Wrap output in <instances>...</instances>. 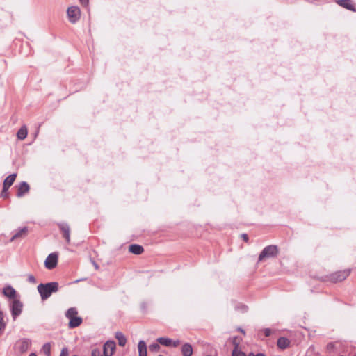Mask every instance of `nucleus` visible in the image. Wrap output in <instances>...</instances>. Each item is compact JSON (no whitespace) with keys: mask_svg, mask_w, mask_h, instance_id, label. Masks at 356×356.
I'll list each match as a JSON object with an SVG mask.
<instances>
[{"mask_svg":"<svg viewBox=\"0 0 356 356\" xmlns=\"http://www.w3.org/2000/svg\"><path fill=\"white\" fill-rule=\"evenodd\" d=\"M37 289L41 296L42 300H46L53 293H56L58 291V283L52 282L46 284H40Z\"/></svg>","mask_w":356,"mask_h":356,"instance_id":"obj_1","label":"nucleus"},{"mask_svg":"<svg viewBox=\"0 0 356 356\" xmlns=\"http://www.w3.org/2000/svg\"><path fill=\"white\" fill-rule=\"evenodd\" d=\"M77 310L74 307L70 308L65 314L66 317L69 319V327L74 328L79 326L82 323V318L77 316Z\"/></svg>","mask_w":356,"mask_h":356,"instance_id":"obj_2","label":"nucleus"},{"mask_svg":"<svg viewBox=\"0 0 356 356\" xmlns=\"http://www.w3.org/2000/svg\"><path fill=\"white\" fill-rule=\"evenodd\" d=\"M278 253L277 247L275 245H270L264 248L259 256V261L266 259L275 257Z\"/></svg>","mask_w":356,"mask_h":356,"instance_id":"obj_3","label":"nucleus"},{"mask_svg":"<svg viewBox=\"0 0 356 356\" xmlns=\"http://www.w3.org/2000/svg\"><path fill=\"white\" fill-rule=\"evenodd\" d=\"M10 309L12 317L15 321L22 312L23 304L19 300L14 299L10 303Z\"/></svg>","mask_w":356,"mask_h":356,"instance_id":"obj_4","label":"nucleus"},{"mask_svg":"<svg viewBox=\"0 0 356 356\" xmlns=\"http://www.w3.org/2000/svg\"><path fill=\"white\" fill-rule=\"evenodd\" d=\"M67 17L71 23H76L80 18L81 12L77 6L69 7L67 10Z\"/></svg>","mask_w":356,"mask_h":356,"instance_id":"obj_5","label":"nucleus"},{"mask_svg":"<svg viewBox=\"0 0 356 356\" xmlns=\"http://www.w3.org/2000/svg\"><path fill=\"white\" fill-rule=\"evenodd\" d=\"M58 254L56 252L51 253L47 256L44 261V266L49 270L54 268L58 264Z\"/></svg>","mask_w":356,"mask_h":356,"instance_id":"obj_6","label":"nucleus"},{"mask_svg":"<svg viewBox=\"0 0 356 356\" xmlns=\"http://www.w3.org/2000/svg\"><path fill=\"white\" fill-rule=\"evenodd\" d=\"M350 273V270H344L333 273L331 275V279L334 282H341L344 280Z\"/></svg>","mask_w":356,"mask_h":356,"instance_id":"obj_7","label":"nucleus"},{"mask_svg":"<svg viewBox=\"0 0 356 356\" xmlns=\"http://www.w3.org/2000/svg\"><path fill=\"white\" fill-rule=\"evenodd\" d=\"M58 227L63 233V236L65 238L67 243H70V226L65 222L58 223Z\"/></svg>","mask_w":356,"mask_h":356,"instance_id":"obj_8","label":"nucleus"},{"mask_svg":"<svg viewBox=\"0 0 356 356\" xmlns=\"http://www.w3.org/2000/svg\"><path fill=\"white\" fill-rule=\"evenodd\" d=\"M115 349V343L113 341H108L104 345V355L112 356Z\"/></svg>","mask_w":356,"mask_h":356,"instance_id":"obj_9","label":"nucleus"},{"mask_svg":"<svg viewBox=\"0 0 356 356\" xmlns=\"http://www.w3.org/2000/svg\"><path fill=\"white\" fill-rule=\"evenodd\" d=\"M17 177V174L13 173L8 176L3 181V193H5L13 185Z\"/></svg>","mask_w":356,"mask_h":356,"instance_id":"obj_10","label":"nucleus"},{"mask_svg":"<svg viewBox=\"0 0 356 356\" xmlns=\"http://www.w3.org/2000/svg\"><path fill=\"white\" fill-rule=\"evenodd\" d=\"M30 187L29 185L26 182L23 181L22 182L17 188V197H22L24 195L25 193H28L29 191Z\"/></svg>","mask_w":356,"mask_h":356,"instance_id":"obj_11","label":"nucleus"},{"mask_svg":"<svg viewBox=\"0 0 356 356\" xmlns=\"http://www.w3.org/2000/svg\"><path fill=\"white\" fill-rule=\"evenodd\" d=\"M31 345V341L27 339H22L17 343L19 350L22 352H26Z\"/></svg>","mask_w":356,"mask_h":356,"instance_id":"obj_12","label":"nucleus"},{"mask_svg":"<svg viewBox=\"0 0 356 356\" xmlns=\"http://www.w3.org/2000/svg\"><path fill=\"white\" fill-rule=\"evenodd\" d=\"M3 294L9 298H12L13 300L16 299V291L11 286H8L3 288Z\"/></svg>","mask_w":356,"mask_h":356,"instance_id":"obj_13","label":"nucleus"},{"mask_svg":"<svg viewBox=\"0 0 356 356\" xmlns=\"http://www.w3.org/2000/svg\"><path fill=\"white\" fill-rule=\"evenodd\" d=\"M336 2L343 8L349 10L355 11V6L353 5L351 0H337Z\"/></svg>","mask_w":356,"mask_h":356,"instance_id":"obj_14","label":"nucleus"},{"mask_svg":"<svg viewBox=\"0 0 356 356\" xmlns=\"http://www.w3.org/2000/svg\"><path fill=\"white\" fill-rule=\"evenodd\" d=\"M27 234V228L26 227L19 228L17 229L15 233L13 235L12 238H10V241H13L15 239L23 238Z\"/></svg>","mask_w":356,"mask_h":356,"instance_id":"obj_15","label":"nucleus"},{"mask_svg":"<svg viewBox=\"0 0 356 356\" xmlns=\"http://www.w3.org/2000/svg\"><path fill=\"white\" fill-rule=\"evenodd\" d=\"M138 349L139 356H147V345L143 340L138 342Z\"/></svg>","mask_w":356,"mask_h":356,"instance_id":"obj_16","label":"nucleus"},{"mask_svg":"<svg viewBox=\"0 0 356 356\" xmlns=\"http://www.w3.org/2000/svg\"><path fill=\"white\" fill-rule=\"evenodd\" d=\"M129 250L130 252L134 254H140L143 252V248L137 244H132L129 245Z\"/></svg>","mask_w":356,"mask_h":356,"instance_id":"obj_17","label":"nucleus"},{"mask_svg":"<svg viewBox=\"0 0 356 356\" xmlns=\"http://www.w3.org/2000/svg\"><path fill=\"white\" fill-rule=\"evenodd\" d=\"M181 353L183 356H191L193 354L192 346L188 343H184L181 348Z\"/></svg>","mask_w":356,"mask_h":356,"instance_id":"obj_18","label":"nucleus"},{"mask_svg":"<svg viewBox=\"0 0 356 356\" xmlns=\"http://www.w3.org/2000/svg\"><path fill=\"white\" fill-rule=\"evenodd\" d=\"M290 341L286 337H280L277 340V346L281 349H285L289 347Z\"/></svg>","mask_w":356,"mask_h":356,"instance_id":"obj_19","label":"nucleus"},{"mask_svg":"<svg viewBox=\"0 0 356 356\" xmlns=\"http://www.w3.org/2000/svg\"><path fill=\"white\" fill-rule=\"evenodd\" d=\"M115 338L118 341V344L120 346H124L127 343V339L125 336L120 332H117L115 333Z\"/></svg>","mask_w":356,"mask_h":356,"instance_id":"obj_20","label":"nucleus"},{"mask_svg":"<svg viewBox=\"0 0 356 356\" xmlns=\"http://www.w3.org/2000/svg\"><path fill=\"white\" fill-rule=\"evenodd\" d=\"M27 136V128L26 126H22L17 131V136L19 140H24Z\"/></svg>","mask_w":356,"mask_h":356,"instance_id":"obj_21","label":"nucleus"},{"mask_svg":"<svg viewBox=\"0 0 356 356\" xmlns=\"http://www.w3.org/2000/svg\"><path fill=\"white\" fill-rule=\"evenodd\" d=\"M6 325V322L5 321V315L3 312L0 310V335L3 333Z\"/></svg>","mask_w":356,"mask_h":356,"instance_id":"obj_22","label":"nucleus"},{"mask_svg":"<svg viewBox=\"0 0 356 356\" xmlns=\"http://www.w3.org/2000/svg\"><path fill=\"white\" fill-rule=\"evenodd\" d=\"M157 341L165 346H172V340L167 337H159L157 339Z\"/></svg>","mask_w":356,"mask_h":356,"instance_id":"obj_23","label":"nucleus"},{"mask_svg":"<svg viewBox=\"0 0 356 356\" xmlns=\"http://www.w3.org/2000/svg\"><path fill=\"white\" fill-rule=\"evenodd\" d=\"M51 344L50 343H46L43 345L42 351L47 356H51Z\"/></svg>","mask_w":356,"mask_h":356,"instance_id":"obj_24","label":"nucleus"},{"mask_svg":"<svg viewBox=\"0 0 356 356\" xmlns=\"http://www.w3.org/2000/svg\"><path fill=\"white\" fill-rule=\"evenodd\" d=\"M232 356H246V355L239 350V345L236 344L232 351Z\"/></svg>","mask_w":356,"mask_h":356,"instance_id":"obj_25","label":"nucleus"},{"mask_svg":"<svg viewBox=\"0 0 356 356\" xmlns=\"http://www.w3.org/2000/svg\"><path fill=\"white\" fill-rule=\"evenodd\" d=\"M149 350L152 352H157L160 349V346L158 343H154L149 346Z\"/></svg>","mask_w":356,"mask_h":356,"instance_id":"obj_26","label":"nucleus"},{"mask_svg":"<svg viewBox=\"0 0 356 356\" xmlns=\"http://www.w3.org/2000/svg\"><path fill=\"white\" fill-rule=\"evenodd\" d=\"M27 280L31 283H36V279L33 275H29L27 277Z\"/></svg>","mask_w":356,"mask_h":356,"instance_id":"obj_27","label":"nucleus"},{"mask_svg":"<svg viewBox=\"0 0 356 356\" xmlns=\"http://www.w3.org/2000/svg\"><path fill=\"white\" fill-rule=\"evenodd\" d=\"M92 356H102L101 350L99 349L95 348L92 351Z\"/></svg>","mask_w":356,"mask_h":356,"instance_id":"obj_28","label":"nucleus"},{"mask_svg":"<svg viewBox=\"0 0 356 356\" xmlns=\"http://www.w3.org/2000/svg\"><path fill=\"white\" fill-rule=\"evenodd\" d=\"M69 352L67 348H63L60 356H68Z\"/></svg>","mask_w":356,"mask_h":356,"instance_id":"obj_29","label":"nucleus"},{"mask_svg":"<svg viewBox=\"0 0 356 356\" xmlns=\"http://www.w3.org/2000/svg\"><path fill=\"white\" fill-rule=\"evenodd\" d=\"M263 331L266 337H269L272 333V330L270 328H265Z\"/></svg>","mask_w":356,"mask_h":356,"instance_id":"obj_30","label":"nucleus"},{"mask_svg":"<svg viewBox=\"0 0 356 356\" xmlns=\"http://www.w3.org/2000/svg\"><path fill=\"white\" fill-rule=\"evenodd\" d=\"M241 238L243 239V241H245V242H248V234H242L241 235Z\"/></svg>","mask_w":356,"mask_h":356,"instance_id":"obj_31","label":"nucleus"},{"mask_svg":"<svg viewBox=\"0 0 356 356\" xmlns=\"http://www.w3.org/2000/svg\"><path fill=\"white\" fill-rule=\"evenodd\" d=\"M179 343L180 342L178 340L176 341H174V342L172 341V346L177 347V346H178L179 345Z\"/></svg>","mask_w":356,"mask_h":356,"instance_id":"obj_32","label":"nucleus"},{"mask_svg":"<svg viewBox=\"0 0 356 356\" xmlns=\"http://www.w3.org/2000/svg\"><path fill=\"white\" fill-rule=\"evenodd\" d=\"M248 356H265V355L262 353H258L257 355H254L253 353H249Z\"/></svg>","mask_w":356,"mask_h":356,"instance_id":"obj_33","label":"nucleus"},{"mask_svg":"<svg viewBox=\"0 0 356 356\" xmlns=\"http://www.w3.org/2000/svg\"><path fill=\"white\" fill-rule=\"evenodd\" d=\"M82 4L86 5L88 3V0H80Z\"/></svg>","mask_w":356,"mask_h":356,"instance_id":"obj_34","label":"nucleus"},{"mask_svg":"<svg viewBox=\"0 0 356 356\" xmlns=\"http://www.w3.org/2000/svg\"><path fill=\"white\" fill-rule=\"evenodd\" d=\"M233 343L234 345V347H236V344H238L239 345V343L236 341V338H234V340H233Z\"/></svg>","mask_w":356,"mask_h":356,"instance_id":"obj_35","label":"nucleus"},{"mask_svg":"<svg viewBox=\"0 0 356 356\" xmlns=\"http://www.w3.org/2000/svg\"><path fill=\"white\" fill-rule=\"evenodd\" d=\"M1 195L3 197L6 198L7 197V191H6L5 193H1Z\"/></svg>","mask_w":356,"mask_h":356,"instance_id":"obj_36","label":"nucleus"},{"mask_svg":"<svg viewBox=\"0 0 356 356\" xmlns=\"http://www.w3.org/2000/svg\"><path fill=\"white\" fill-rule=\"evenodd\" d=\"M240 332H242L243 334H245V331L243 330V329H239Z\"/></svg>","mask_w":356,"mask_h":356,"instance_id":"obj_37","label":"nucleus"},{"mask_svg":"<svg viewBox=\"0 0 356 356\" xmlns=\"http://www.w3.org/2000/svg\"><path fill=\"white\" fill-rule=\"evenodd\" d=\"M94 266H95V268H96V269H97V268H98V266H97V264L94 263Z\"/></svg>","mask_w":356,"mask_h":356,"instance_id":"obj_38","label":"nucleus"},{"mask_svg":"<svg viewBox=\"0 0 356 356\" xmlns=\"http://www.w3.org/2000/svg\"><path fill=\"white\" fill-rule=\"evenodd\" d=\"M29 356H36L35 353H31Z\"/></svg>","mask_w":356,"mask_h":356,"instance_id":"obj_39","label":"nucleus"},{"mask_svg":"<svg viewBox=\"0 0 356 356\" xmlns=\"http://www.w3.org/2000/svg\"><path fill=\"white\" fill-rule=\"evenodd\" d=\"M72 356H77V355H72Z\"/></svg>","mask_w":356,"mask_h":356,"instance_id":"obj_40","label":"nucleus"},{"mask_svg":"<svg viewBox=\"0 0 356 356\" xmlns=\"http://www.w3.org/2000/svg\"><path fill=\"white\" fill-rule=\"evenodd\" d=\"M159 356H163V355H159Z\"/></svg>","mask_w":356,"mask_h":356,"instance_id":"obj_41","label":"nucleus"}]
</instances>
